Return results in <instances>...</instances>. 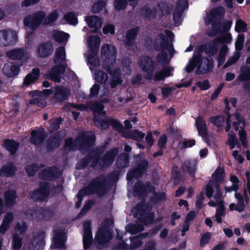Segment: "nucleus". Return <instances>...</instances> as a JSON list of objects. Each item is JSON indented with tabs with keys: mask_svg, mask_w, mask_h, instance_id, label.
I'll return each mask as SVG.
<instances>
[{
	"mask_svg": "<svg viewBox=\"0 0 250 250\" xmlns=\"http://www.w3.org/2000/svg\"><path fill=\"white\" fill-rule=\"evenodd\" d=\"M133 167L128 172L126 179L142 177L148 171L149 162L143 158V153L133 155Z\"/></svg>",
	"mask_w": 250,
	"mask_h": 250,
	"instance_id": "f257e3e1",
	"label": "nucleus"
},
{
	"mask_svg": "<svg viewBox=\"0 0 250 250\" xmlns=\"http://www.w3.org/2000/svg\"><path fill=\"white\" fill-rule=\"evenodd\" d=\"M104 222L105 224L99 228L95 237V242L97 245V247L99 249L107 247L112 238V234L109 227L110 225L109 223V222L113 223V221L111 220L106 219Z\"/></svg>",
	"mask_w": 250,
	"mask_h": 250,
	"instance_id": "f03ea898",
	"label": "nucleus"
},
{
	"mask_svg": "<svg viewBox=\"0 0 250 250\" xmlns=\"http://www.w3.org/2000/svg\"><path fill=\"white\" fill-rule=\"evenodd\" d=\"M88 185L93 194H96L102 197L107 192L108 182L104 174L96 177Z\"/></svg>",
	"mask_w": 250,
	"mask_h": 250,
	"instance_id": "7ed1b4c3",
	"label": "nucleus"
},
{
	"mask_svg": "<svg viewBox=\"0 0 250 250\" xmlns=\"http://www.w3.org/2000/svg\"><path fill=\"white\" fill-rule=\"evenodd\" d=\"M96 136L91 131H83L79 132L76 139L79 149L84 152L88 151L89 148L95 145Z\"/></svg>",
	"mask_w": 250,
	"mask_h": 250,
	"instance_id": "20e7f679",
	"label": "nucleus"
},
{
	"mask_svg": "<svg viewBox=\"0 0 250 250\" xmlns=\"http://www.w3.org/2000/svg\"><path fill=\"white\" fill-rule=\"evenodd\" d=\"M45 16V13L43 11H38L23 19L24 25L32 30V34L42 24Z\"/></svg>",
	"mask_w": 250,
	"mask_h": 250,
	"instance_id": "39448f33",
	"label": "nucleus"
},
{
	"mask_svg": "<svg viewBox=\"0 0 250 250\" xmlns=\"http://www.w3.org/2000/svg\"><path fill=\"white\" fill-rule=\"evenodd\" d=\"M165 33L167 34L168 36L162 33L158 34V36L160 38L161 41L159 44L154 42L153 45L156 51H160L161 50L165 51V50H168L171 55L172 51H174V49L173 44L171 43H169L168 38L170 41L172 42L174 35L172 31L168 30H166Z\"/></svg>",
	"mask_w": 250,
	"mask_h": 250,
	"instance_id": "423d86ee",
	"label": "nucleus"
},
{
	"mask_svg": "<svg viewBox=\"0 0 250 250\" xmlns=\"http://www.w3.org/2000/svg\"><path fill=\"white\" fill-rule=\"evenodd\" d=\"M28 211L29 212L27 214L31 217L39 221H50L53 218L55 214L54 210L48 207L47 208L37 207Z\"/></svg>",
	"mask_w": 250,
	"mask_h": 250,
	"instance_id": "0eeeda50",
	"label": "nucleus"
},
{
	"mask_svg": "<svg viewBox=\"0 0 250 250\" xmlns=\"http://www.w3.org/2000/svg\"><path fill=\"white\" fill-rule=\"evenodd\" d=\"M50 193V184L47 182H41L39 188L32 191L30 194L31 198L37 201H44Z\"/></svg>",
	"mask_w": 250,
	"mask_h": 250,
	"instance_id": "6e6552de",
	"label": "nucleus"
},
{
	"mask_svg": "<svg viewBox=\"0 0 250 250\" xmlns=\"http://www.w3.org/2000/svg\"><path fill=\"white\" fill-rule=\"evenodd\" d=\"M139 67L142 70L146 73L145 78L148 81L152 79V76L155 70V62L152 58L149 56H145L139 63Z\"/></svg>",
	"mask_w": 250,
	"mask_h": 250,
	"instance_id": "1a4fd4ad",
	"label": "nucleus"
},
{
	"mask_svg": "<svg viewBox=\"0 0 250 250\" xmlns=\"http://www.w3.org/2000/svg\"><path fill=\"white\" fill-rule=\"evenodd\" d=\"M222 42L220 38H216L209 42L202 44L198 48L203 53L205 52L206 54L210 56L216 55L219 50V43Z\"/></svg>",
	"mask_w": 250,
	"mask_h": 250,
	"instance_id": "9d476101",
	"label": "nucleus"
},
{
	"mask_svg": "<svg viewBox=\"0 0 250 250\" xmlns=\"http://www.w3.org/2000/svg\"><path fill=\"white\" fill-rule=\"evenodd\" d=\"M70 94L69 89L62 85H57L54 88L53 99L56 103L61 104L63 102L68 100Z\"/></svg>",
	"mask_w": 250,
	"mask_h": 250,
	"instance_id": "9b49d317",
	"label": "nucleus"
},
{
	"mask_svg": "<svg viewBox=\"0 0 250 250\" xmlns=\"http://www.w3.org/2000/svg\"><path fill=\"white\" fill-rule=\"evenodd\" d=\"M53 52V44L50 41L39 43L37 45L36 55L39 58H47L52 55Z\"/></svg>",
	"mask_w": 250,
	"mask_h": 250,
	"instance_id": "f8f14e48",
	"label": "nucleus"
},
{
	"mask_svg": "<svg viewBox=\"0 0 250 250\" xmlns=\"http://www.w3.org/2000/svg\"><path fill=\"white\" fill-rule=\"evenodd\" d=\"M66 235L64 230L58 228L54 231L52 244L50 248L52 249L64 248Z\"/></svg>",
	"mask_w": 250,
	"mask_h": 250,
	"instance_id": "ddd939ff",
	"label": "nucleus"
},
{
	"mask_svg": "<svg viewBox=\"0 0 250 250\" xmlns=\"http://www.w3.org/2000/svg\"><path fill=\"white\" fill-rule=\"evenodd\" d=\"M119 152L118 147H114L108 151L101 158L100 167L101 168H105L111 166L114 163L115 158Z\"/></svg>",
	"mask_w": 250,
	"mask_h": 250,
	"instance_id": "4468645a",
	"label": "nucleus"
},
{
	"mask_svg": "<svg viewBox=\"0 0 250 250\" xmlns=\"http://www.w3.org/2000/svg\"><path fill=\"white\" fill-rule=\"evenodd\" d=\"M17 40V35L15 31L10 29H5L0 31V46L14 44Z\"/></svg>",
	"mask_w": 250,
	"mask_h": 250,
	"instance_id": "2eb2a0df",
	"label": "nucleus"
},
{
	"mask_svg": "<svg viewBox=\"0 0 250 250\" xmlns=\"http://www.w3.org/2000/svg\"><path fill=\"white\" fill-rule=\"evenodd\" d=\"M47 136L43 127L33 129L30 133V142L36 146L42 144Z\"/></svg>",
	"mask_w": 250,
	"mask_h": 250,
	"instance_id": "dca6fc26",
	"label": "nucleus"
},
{
	"mask_svg": "<svg viewBox=\"0 0 250 250\" xmlns=\"http://www.w3.org/2000/svg\"><path fill=\"white\" fill-rule=\"evenodd\" d=\"M154 190V186L150 185L149 183L145 185L142 181L136 182L133 187L135 196H146L148 192H151Z\"/></svg>",
	"mask_w": 250,
	"mask_h": 250,
	"instance_id": "f3484780",
	"label": "nucleus"
},
{
	"mask_svg": "<svg viewBox=\"0 0 250 250\" xmlns=\"http://www.w3.org/2000/svg\"><path fill=\"white\" fill-rule=\"evenodd\" d=\"M197 161L195 159H187L184 161L181 166L183 173H187L193 180L195 179L197 170Z\"/></svg>",
	"mask_w": 250,
	"mask_h": 250,
	"instance_id": "a211bd4d",
	"label": "nucleus"
},
{
	"mask_svg": "<svg viewBox=\"0 0 250 250\" xmlns=\"http://www.w3.org/2000/svg\"><path fill=\"white\" fill-rule=\"evenodd\" d=\"M63 136H61V131H57L51 135L47 141L46 149L48 151H51L58 148L61 144Z\"/></svg>",
	"mask_w": 250,
	"mask_h": 250,
	"instance_id": "6ab92c4d",
	"label": "nucleus"
},
{
	"mask_svg": "<svg viewBox=\"0 0 250 250\" xmlns=\"http://www.w3.org/2000/svg\"><path fill=\"white\" fill-rule=\"evenodd\" d=\"M62 172L55 166L49 167L43 169L42 172L43 179L52 181L60 178Z\"/></svg>",
	"mask_w": 250,
	"mask_h": 250,
	"instance_id": "aec40b11",
	"label": "nucleus"
},
{
	"mask_svg": "<svg viewBox=\"0 0 250 250\" xmlns=\"http://www.w3.org/2000/svg\"><path fill=\"white\" fill-rule=\"evenodd\" d=\"M87 26L90 28H93L91 32L96 33L98 29L102 26V19L98 16L92 15L86 16L85 18Z\"/></svg>",
	"mask_w": 250,
	"mask_h": 250,
	"instance_id": "412c9836",
	"label": "nucleus"
},
{
	"mask_svg": "<svg viewBox=\"0 0 250 250\" xmlns=\"http://www.w3.org/2000/svg\"><path fill=\"white\" fill-rule=\"evenodd\" d=\"M139 32V27L136 26L127 31L124 41L125 44L129 47L135 45L136 39Z\"/></svg>",
	"mask_w": 250,
	"mask_h": 250,
	"instance_id": "4be33fe9",
	"label": "nucleus"
},
{
	"mask_svg": "<svg viewBox=\"0 0 250 250\" xmlns=\"http://www.w3.org/2000/svg\"><path fill=\"white\" fill-rule=\"evenodd\" d=\"M20 143L13 139L6 138L3 140L2 146L8 151L11 155H14L17 152L20 147Z\"/></svg>",
	"mask_w": 250,
	"mask_h": 250,
	"instance_id": "5701e85b",
	"label": "nucleus"
},
{
	"mask_svg": "<svg viewBox=\"0 0 250 250\" xmlns=\"http://www.w3.org/2000/svg\"><path fill=\"white\" fill-rule=\"evenodd\" d=\"M199 136L203 138L207 137L208 135V126L203 117L201 115L197 116L195 124Z\"/></svg>",
	"mask_w": 250,
	"mask_h": 250,
	"instance_id": "b1692460",
	"label": "nucleus"
},
{
	"mask_svg": "<svg viewBox=\"0 0 250 250\" xmlns=\"http://www.w3.org/2000/svg\"><path fill=\"white\" fill-rule=\"evenodd\" d=\"M18 169L13 163L10 162L1 167L0 169V175L2 177H11L16 174Z\"/></svg>",
	"mask_w": 250,
	"mask_h": 250,
	"instance_id": "393cba45",
	"label": "nucleus"
},
{
	"mask_svg": "<svg viewBox=\"0 0 250 250\" xmlns=\"http://www.w3.org/2000/svg\"><path fill=\"white\" fill-rule=\"evenodd\" d=\"M225 13L224 8L222 6H219L213 9L210 12L209 21L212 24H216L218 20L223 17Z\"/></svg>",
	"mask_w": 250,
	"mask_h": 250,
	"instance_id": "a878e982",
	"label": "nucleus"
},
{
	"mask_svg": "<svg viewBox=\"0 0 250 250\" xmlns=\"http://www.w3.org/2000/svg\"><path fill=\"white\" fill-rule=\"evenodd\" d=\"M116 161V167L119 169L128 167L130 163V155L128 153H121L117 155Z\"/></svg>",
	"mask_w": 250,
	"mask_h": 250,
	"instance_id": "bb28decb",
	"label": "nucleus"
},
{
	"mask_svg": "<svg viewBox=\"0 0 250 250\" xmlns=\"http://www.w3.org/2000/svg\"><path fill=\"white\" fill-rule=\"evenodd\" d=\"M22 65V64L21 63L20 64H5L2 68L3 72L7 77H12L18 74L20 71V67Z\"/></svg>",
	"mask_w": 250,
	"mask_h": 250,
	"instance_id": "cd10ccee",
	"label": "nucleus"
},
{
	"mask_svg": "<svg viewBox=\"0 0 250 250\" xmlns=\"http://www.w3.org/2000/svg\"><path fill=\"white\" fill-rule=\"evenodd\" d=\"M172 67L170 66L164 67L163 69L155 73L152 76V79L155 82L164 81L166 78L170 77L172 74Z\"/></svg>",
	"mask_w": 250,
	"mask_h": 250,
	"instance_id": "c85d7f7f",
	"label": "nucleus"
},
{
	"mask_svg": "<svg viewBox=\"0 0 250 250\" xmlns=\"http://www.w3.org/2000/svg\"><path fill=\"white\" fill-rule=\"evenodd\" d=\"M5 205L9 208L13 207L16 203L17 191L15 189L8 190L4 193Z\"/></svg>",
	"mask_w": 250,
	"mask_h": 250,
	"instance_id": "c756f323",
	"label": "nucleus"
},
{
	"mask_svg": "<svg viewBox=\"0 0 250 250\" xmlns=\"http://www.w3.org/2000/svg\"><path fill=\"white\" fill-rule=\"evenodd\" d=\"M88 43L92 54H97L101 43L100 38L98 36H91L88 39Z\"/></svg>",
	"mask_w": 250,
	"mask_h": 250,
	"instance_id": "7c9ffc66",
	"label": "nucleus"
},
{
	"mask_svg": "<svg viewBox=\"0 0 250 250\" xmlns=\"http://www.w3.org/2000/svg\"><path fill=\"white\" fill-rule=\"evenodd\" d=\"M156 13L157 10L155 8L152 10L147 5L144 6L141 10V16L148 21H151L156 17Z\"/></svg>",
	"mask_w": 250,
	"mask_h": 250,
	"instance_id": "2f4dec72",
	"label": "nucleus"
},
{
	"mask_svg": "<svg viewBox=\"0 0 250 250\" xmlns=\"http://www.w3.org/2000/svg\"><path fill=\"white\" fill-rule=\"evenodd\" d=\"M40 69L38 68H33L31 72L28 74L24 79L23 84L28 86L38 80L40 76Z\"/></svg>",
	"mask_w": 250,
	"mask_h": 250,
	"instance_id": "473e14b6",
	"label": "nucleus"
},
{
	"mask_svg": "<svg viewBox=\"0 0 250 250\" xmlns=\"http://www.w3.org/2000/svg\"><path fill=\"white\" fill-rule=\"evenodd\" d=\"M207 61L206 67H202L200 69V66L196 68L195 74L196 75L205 74L208 72H212L214 68L213 61L211 57H207L205 58Z\"/></svg>",
	"mask_w": 250,
	"mask_h": 250,
	"instance_id": "72a5a7b5",
	"label": "nucleus"
},
{
	"mask_svg": "<svg viewBox=\"0 0 250 250\" xmlns=\"http://www.w3.org/2000/svg\"><path fill=\"white\" fill-rule=\"evenodd\" d=\"M107 145L108 143L105 142L104 144L100 146H98L95 148L89 150V152L88 154L90 155V157L91 158V160L93 158L101 159V157H100L102 154L105 151Z\"/></svg>",
	"mask_w": 250,
	"mask_h": 250,
	"instance_id": "f704fd0d",
	"label": "nucleus"
},
{
	"mask_svg": "<svg viewBox=\"0 0 250 250\" xmlns=\"http://www.w3.org/2000/svg\"><path fill=\"white\" fill-rule=\"evenodd\" d=\"M52 37L56 42L62 43L67 42L69 35L62 31L54 30L52 32Z\"/></svg>",
	"mask_w": 250,
	"mask_h": 250,
	"instance_id": "c9c22d12",
	"label": "nucleus"
},
{
	"mask_svg": "<svg viewBox=\"0 0 250 250\" xmlns=\"http://www.w3.org/2000/svg\"><path fill=\"white\" fill-rule=\"evenodd\" d=\"M6 56L12 60H21L25 56L22 48L11 49L6 52Z\"/></svg>",
	"mask_w": 250,
	"mask_h": 250,
	"instance_id": "e433bc0d",
	"label": "nucleus"
},
{
	"mask_svg": "<svg viewBox=\"0 0 250 250\" xmlns=\"http://www.w3.org/2000/svg\"><path fill=\"white\" fill-rule=\"evenodd\" d=\"M184 3V4L183 5V8L181 9H179L180 1L176 3L173 14V19L174 21H176L177 20L180 19L184 11L188 7V3L187 1H185Z\"/></svg>",
	"mask_w": 250,
	"mask_h": 250,
	"instance_id": "4c0bfd02",
	"label": "nucleus"
},
{
	"mask_svg": "<svg viewBox=\"0 0 250 250\" xmlns=\"http://www.w3.org/2000/svg\"><path fill=\"white\" fill-rule=\"evenodd\" d=\"M110 51V47L108 44L106 45V50L105 48H104L103 47H102L101 50V53L102 56H104L105 57V59L104 60V69L110 74H112L113 73V70L111 69V67L110 66V64H105V62H107V61L109 60L108 57V52Z\"/></svg>",
	"mask_w": 250,
	"mask_h": 250,
	"instance_id": "58836bf2",
	"label": "nucleus"
},
{
	"mask_svg": "<svg viewBox=\"0 0 250 250\" xmlns=\"http://www.w3.org/2000/svg\"><path fill=\"white\" fill-rule=\"evenodd\" d=\"M65 58V48L63 46H59L55 51L54 62L57 63L62 62Z\"/></svg>",
	"mask_w": 250,
	"mask_h": 250,
	"instance_id": "ea45409f",
	"label": "nucleus"
},
{
	"mask_svg": "<svg viewBox=\"0 0 250 250\" xmlns=\"http://www.w3.org/2000/svg\"><path fill=\"white\" fill-rule=\"evenodd\" d=\"M151 192L153 193V196L150 198V202L152 205H157L166 199V195L164 192L157 193L155 190Z\"/></svg>",
	"mask_w": 250,
	"mask_h": 250,
	"instance_id": "a19ab883",
	"label": "nucleus"
},
{
	"mask_svg": "<svg viewBox=\"0 0 250 250\" xmlns=\"http://www.w3.org/2000/svg\"><path fill=\"white\" fill-rule=\"evenodd\" d=\"M59 17L58 13L57 11H54L50 13L43 21V25H52L57 21Z\"/></svg>",
	"mask_w": 250,
	"mask_h": 250,
	"instance_id": "79ce46f5",
	"label": "nucleus"
},
{
	"mask_svg": "<svg viewBox=\"0 0 250 250\" xmlns=\"http://www.w3.org/2000/svg\"><path fill=\"white\" fill-rule=\"evenodd\" d=\"M79 145L77 144L76 140L73 141L72 137H69L65 139L63 147L64 149H67L68 151H74L78 149Z\"/></svg>",
	"mask_w": 250,
	"mask_h": 250,
	"instance_id": "37998d69",
	"label": "nucleus"
},
{
	"mask_svg": "<svg viewBox=\"0 0 250 250\" xmlns=\"http://www.w3.org/2000/svg\"><path fill=\"white\" fill-rule=\"evenodd\" d=\"M93 121L97 126L106 129L109 126V119H103L100 116H94Z\"/></svg>",
	"mask_w": 250,
	"mask_h": 250,
	"instance_id": "c03bdc74",
	"label": "nucleus"
},
{
	"mask_svg": "<svg viewBox=\"0 0 250 250\" xmlns=\"http://www.w3.org/2000/svg\"><path fill=\"white\" fill-rule=\"evenodd\" d=\"M107 1L105 0H99L96 1L92 6L91 11L94 14L99 13L106 6Z\"/></svg>",
	"mask_w": 250,
	"mask_h": 250,
	"instance_id": "a18cd8bd",
	"label": "nucleus"
},
{
	"mask_svg": "<svg viewBox=\"0 0 250 250\" xmlns=\"http://www.w3.org/2000/svg\"><path fill=\"white\" fill-rule=\"evenodd\" d=\"M89 108L91 111L94 113H98L99 115L103 114L104 115H105V112H103L104 109V105L101 103H90L89 104Z\"/></svg>",
	"mask_w": 250,
	"mask_h": 250,
	"instance_id": "49530a36",
	"label": "nucleus"
},
{
	"mask_svg": "<svg viewBox=\"0 0 250 250\" xmlns=\"http://www.w3.org/2000/svg\"><path fill=\"white\" fill-rule=\"evenodd\" d=\"M203 59L204 58L202 56V52L197 47L196 54L194 55L192 58L190 59L189 61L192 62L193 63L195 64L197 68L200 66V69H201Z\"/></svg>",
	"mask_w": 250,
	"mask_h": 250,
	"instance_id": "de8ad7c7",
	"label": "nucleus"
},
{
	"mask_svg": "<svg viewBox=\"0 0 250 250\" xmlns=\"http://www.w3.org/2000/svg\"><path fill=\"white\" fill-rule=\"evenodd\" d=\"M241 73L238 79L241 81L250 80V67L242 66L240 69Z\"/></svg>",
	"mask_w": 250,
	"mask_h": 250,
	"instance_id": "09e8293b",
	"label": "nucleus"
},
{
	"mask_svg": "<svg viewBox=\"0 0 250 250\" xmlns=\"http://www.w3.org/2000/svg\"><path fill=\"white\" fill-rule=\"evenodd\" d=\"M91 158L90 157V155L87 154L85 157L82 158L78 163L76 165V169H83L87 167L88 164L91 161Z\"/></svg>",
	"mask_w": 250,
	"mask_h": 250,
	"instance_id": "8fccbe9b",
	"label": "nucleus"
},
{
	"mask_svg": "<svg viewBox=\"0 0 250 250\" xmlns=\"http://www.w3.org/2000/svg\"><path fill=\"white\" fill-rule=\"evenodd\" d=\"M131 245L129 246L128 250H136L140 247L143 242L141 237L138 235L130 237Z\"/></svg>",
	"mask_w": 250,
	"mask_h": 250,
	"instance_id": "3c124183",
	"label": "nucleus"
},
{
	"mask_svg": "<svg viewBox=\"0 0 250 250\" xmlns=\"http://www.w3.org/2000/svg\"><path fill=\"white\" fill-rule=\"evenodd\" d=\"M108 79V75L103 70H99L95 74V80L98 83L101 84H104Z\"/></svg>",
	"mask_w": 250,
	"mask_h": 250,
	"instance_id": "603ef678",
	"label": "nucleus"
},
{
	"mask_svg": "<svg viewBox=\"0 0 250 250\" xmlns=\"http://www.w3.org/2000/svg\"><path fill=\"white\" fill-rule=\"evenodd\" d=\"M225 176V170L223 168H217L214 172L213 175V182L215 183L216 185L218 182H222L223 181Z\"/></svg>",
	"mask_w": 250,
	"mask_h": 250,
	"instance_id": "864d4df0",
	"label": "nucleus"
},
{
	"mask_svg": "<svg viewBox=\"0 0 250 250\" xmlns=\"http://www.w3.org/2000/svg\"><path fill=\"white\" fill-rule=\"evenodd\" d=\"M62 121L63 120L61 117L56 118L53 120H50L49 128L50 129V132L58 130L60 128V125L62 124Z\"/></svg>",
	"mask_w": 250,
	"mask_h": 250,
	"instance_id": "5fc2aeb1",
	"label": "nucleus"
},
{
	"mask_svg": "<svg viewBox=\"0 0 250 250\" xmlns=\"http://www.w3.org/2000/svg\"><path fill=\"white\" fill-rule=\"evenodd\" d=\"M143 227L140 224H131L128 225L126 227V230L131 234H135L139 232L143 231Z\"/></svg>",
	"mask_w": 250,
	"mask_h": 250,
	"instance_id": "6e6d98bb",
	"label": "nucleus"
},
{
	"mask_svg": "<svg viewBox=\"0 0 250 250\" xmlns=\"http://www.w3.org/2000/svg\"><path fill=\"white\" fill-rule=\"evenodd\" d=\"M63 18L70 24L76 25L78 22L77 18L73 11L66 13L64 15Z\"/></svg>",
	"mask_w": 250,
	"mask_h": 250,
	"instance_id": "4d7b16f0",
	"label": "nucleus"
},
{
	"mask_svg": "<svg viewBox=\"0 0 250 250\" xmlns=\"http://www.w3.org/2000/svg\"><path fill=\"white\" fill-rule=\"evenodd\" d=\"M109 126H112L113 128L119 132L122 133L124 131V126L121 123L116 119L109 118Z\"/></svg>",
	"mask_w": 250,
	"mask_h": 250,
	"instance_id": "13d9d810",
	"label": "nucleus"
},
{
	"mask_svg": "<svg viewBox=\"0 0 250 250\" xmlns=\"http://www.w3.org/2000/svg\"><path fill=\"white\" fill-rule=\"evenodd\" d=\"M247 24L241 19H238L236 21L235 30L237 32H245L247 30Z\"/></svg>",
	"mask_w": 250,
	"mask_h": 250,
	"instance_id": "bf43d9fd",
	"label": "nucleus"
},
{
	"mask_svg": "<svg viewBox=\"0 0 250 250\" xmlns=\"http://www.w3.org/2000/svg\"><path fill=\"white\" fill-rule=\"evenodd\" d=\"M83 241L84 250L90 248L93 242L92 234H83Z\"/></svg>",
	"mask_w": 250,
	"mask_h": 250,
	"instance_id": "052dcab7",
	"label": "nucleus"
},
{
	"mask_svg": "<svg viewBox=\"0 0 250 250\" xmlns=\"http://www.w3.org/2000/svg\"><path fill=\"white\" fill-rule=\"evenodd\" d=\"M127 5V0H114V8L117 11L125 10Z\"/></svg>",
	"mask_w": 250,
	"mask_h": 250,
	"instance_id": "680f3d73",
	"label": "nucleus"
},
{
	"mask_svg": "<svg viewBox=\"0 0 250 250\" xmlns=\"http://www.w3.org/2000/svg\"><path fill=\"white\" fill-rule=\"evenodd\" d=\"M214 184V182L211 180L209 181L208 184L206 185L205 188L206 196L209 199L212 197L214 191V187L213 186Z\"/></svg>",
	"mask_w": 250,
	"mask_h": 250,
	"instance_id": "e2e57ef3",
	"label": "nucleus"
},
{
	"mask_svg": "<svg viewBox=\"0 0 250 250\" xmlns=\"http://www.w3.org/2000/svg\"><path fill=\"white\" fill-rule=\"evenodd\" d=\"M145 135L146 134L145 133L136 129L134 130L133 133L130 135L129 138L134 141L140 142L143 140L145 138Z\"/></svg>",
	"mask_w": 250,
	"mask_h": 250,
	"instance_id": "0e129e2a",
	"label": "nucleus"
},
{
	"mask_svg": "<svg viewBox=\"0 0 250 250\" xmlns=\"http://www.w3.org/2000/svg\"><path fill=\"white\" fill-rule=\"evenodd\" d=\"M211 239V234L209 232H206L202 234L200 240V246L204 247L210 241Z\"/></svg>",
	"mask_w": 250,
	"mask_h": 250,
	"instance_id": "69168bd1",
	"label": "nucleus"
},
{
	"mask_svg": "<svg viewBox=\"0 0 250 250\" xmlns=\"http://www.w3.org/2000/svg\"><path fill=\"white\" fill-rule=\"evenodd\" d=\"M209 121L215 126L220 127L224 122V118L220 116H213L210 118Z\"/></svg>",
	"mask_w": 250,
	"mask_h": 250,
	"instance_id": "338daca9",
	"label": "nucleus"
},
{
	"mask_svg": "<svg viewBox=\"0 0 250 250\" xmlns=\"http://www.w3.org/2000/svg\"><path fill=\"white\" fill-rule=\"evenodd\" d=\"M22 246V239L18 234L13 235V248L14 250H19Z\"/></svg>",
	"mask_w": 250,
	"mask_h": 250,
	"instance_id": "774afa93",
	"label": "nucleus"
}]
</instances>
